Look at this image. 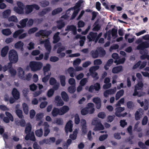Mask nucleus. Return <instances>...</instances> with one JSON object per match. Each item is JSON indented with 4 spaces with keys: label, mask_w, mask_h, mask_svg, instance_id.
Returning a JSON list of instances; mask_svg holds the SVG:
<instances>
[{
    "label": "nucleus",
    "mask_w": 149,
    "mask_h": 149,
    "mask_svg": "<svg viewBox=\"0 0 149 149\" xmlns=\"http://www.w3.org/2000/svg\"><path fill=\"white\" fill-rule=\"evenodd\" d=\"M8 20L9 22H17L18 21L17 18L15 15H12L9 17Z\"/></svg>",
    "instance_id": "c03bdc74"
},
{
    "label": "nucleus",
    "mask_w": 149,
    "mask_h": 149,
    "mask_svg": "<svg viewBox=\"0 0 149 149\" xmlns=\"http://www.w3.org/2000/svg\"><path fill=\"white\" fill-rule=\"evenodd\" d=\"M94 104L92 103L88 104L87 107L82 109L81 111V114L82 115H86L88 113L91 114L94 111Z\"/></svg>",
    "instance_id": "0eeeda50"
},
{
    "label": "nucleus",
    "mask_w": 149,
    "mask_h": 149,
    "mask_svg": "<svg viewBox=\"0 0 149 149\" xmlns=\"http://www.w3.org/2000/svg\"><path fill=\"white\" fill-rule=\"evenodd\" d=\"M8 58L10 63H17L18 59V55L17 52L14 49H12L9 52Z\"/></svg>",
    "instance_id": "39448f33"
},
{
    "label": "nucleus",
    "mask_w": 149,
    "mask_h": 149,
    "mask_svg": "<svg viewBox=\"0 0 149 149\" xmlns=\"http://www.w3.org/2000/svg\"><path fill=\"white\" fill-rule=\"evenodd\" d=\"M125 58H122L119 59L118 60H115L114 62L115 63H116L117 64H120L123 63L125 62Z\"/></svg>",
    "instance_id": "6e6d98bb"
},
{
    "label": "nucleus",
    "mask_w": 149,
    "mask_h": 149,
    "mask_svg": "<svg viewBox=\"0 0 149 149\" xmlns=\"http://www.w3.org/2000/svg\"><path fill=\"white\" fill-rule=\"evenodd\" d=\"M52 116L54 117L57 116L58 115H60V111L59 109L56 108H54L52 112Z\"/></svg>",
    "instance_id": "f704fd0d"
},
{
    "label": "nucleus",
    "mask_w": 149,
    "mask_h": 149,
    "mask_svg": "<svg viewBox=\"0 0 149 149\" xmlns=\"http://www.w3.org/2000/svg\"><path fill=\"white\" fill-rule=\"evenodd\" d=\"M56 83V80L54 77H51L49 80V83L51 85H53Z\"/></svg>",
    "instance_id": "774afa93"
},
{
    "label": "nucleus",
    "mask_w": 149,
    "mask_h": 149,
    "mask_svg": "<svg viewBox=\"0 0 149 149\" xmlns=\"http://www.w3.org/2000/svg\"><path fill=\"white\" fill-rule=\"evenodd\" d=\"M74 69L72 67H70L68 70V71L70 74V76L71 77H74Z\"/></svg>",
    "instance_id": "13d9d810"
},
{
    "label": "nucleus",
    "mask_w": 149,
    "mask_h": 149,
    "mask_svg": "<svg viewBox=\"0 0 149 149\" xmlns=\"http://www.w3.org/2000/svg\"><path fill=\"white\" fill-rule=\"evenodd\" d=\"M31 129V124L29 123L27 124L26 125L25 130V132L26 134H29L30 133Z\"/></svg>",
    "instance_id": "49530a36"
},
{
    "label": "nucleus",
    "mask_w": 149,
    "mask_h": 149,
    "mask_svg": "<svg viewBox=\"0 0 149 149\" xmlns=\"http://www.w3.org/2000/svg\"><path fill=\"white\" fill-rule=\"evenodd\" d=\"M69 84L72 86H76V81L75 79L73 78H70L68 80Z\"/></svg>",
    "instance_id": "4d7b16f0"
},
{
    "label": "nucleus",
    "mask_w": 149,
    "mask_h": 149,
    "mask_svg": "<svg viewBox=\"0 0 149 149\" xmlns=\"http://www.w3.org/2000/svg\"><path fill=\"white\" fill-rule=\"evenodd\" d=\"M17 70L18 71V74L19 78L22 79H24V76L25 74L23 69L21 68H19Z\"/></svg>",
    "instance_id": "c756f323"
},
{
    "label": "nucleus",
    "mask_w": 149,
    "mask_h": 149,
    "mask_svg": "<svg viewBox=\"0 0 149 149\" xmlns=\"http://www.w3.org/2000/svg\"><path fill=\"white\" fill-rule=\"evenodd\" d=\"M11 13V10L9 9L6 10H5L2 13L3 17L4 18H8Z\"/></svg>",
    "instance_id": "58836bf2"
},
{
    "label": "nucleus",
    "mask_w": 149,
    "mask_h": 149,
    "mask_svg": "<svg viewBox=\"0 0 149 149\" xmlns=\"http://www.w3.org/2000/svg\"><path fill=\"white\" fill-rule=\"evenodd\" d=\"M42 66V63L39 61H32L29 63V66L31 70L33 72L40 70Z\"/></svg>",
    "instance_id": "7ed1b4c3"
},
{
    "label": "nucleus",
    "mask_w": 149,
    "mask_h": 149,
    "mask_svg": "<svg viewBox=\"0 0 149 149\" xmlns=\"http://www.w3.org/2000/svg\"><path fill=\"white\" fill-rule=\"evenodd\" d=\"M86 40V37L85 36H82L80 38V40L79 41L80 45L81 46H83L84 43Z\"/></svg>",
    "instance_id": "e2e57ef3"
},
{
    "label": "nucleus",
    "mask_w": 149,
    "mask_h": 149,
    "mask_svg": "<svg viewBox=\"0 0 149 149\" xmlns=\"http://www.w3.org/2000/svg\"><path fill=\"white\" fill-rule=\"evenodd\" d=\"M24 45V44L23 42L21 41H19L15 44L14 46L15 48L20 49L22 50L23 49Z\"/></svg>",
    "instance_id": "393cba45"
},
{
    "label": "nucleus",
    "mask_w": 149,
    "mask_h": 149,
    "mask_svg": "<svg viewBox=\"0 0 149 149\" xmlns=\"http://www.w3.org/2000/svg\"><path fill=\"white\" fill-rule=\"evenodd\" d=\"M149 47V44L146 42H142L137 47V49L139 50L140 53L143 54L141 57V59H143L147 58L149 60V55H147L148 51L145 49ZM148 64L149 65V62Z\"/></svg>",
    "instance_id": "f03ea898"
},
{
    "label": "nucleus",
    "mask_w": 149,
    "mask_h": 149,
    "mask_svg": "<svg viewBox=\"0 0 149 149\" xmlns=\"http://www.w3.org/2000/svg\"><path fill=\"white\" fill-rule=\"evenodd\" d=\"M113 60L112 59H110L108 60L107 61L106 64L104 65V68L106 70H107L109 68V67L113 63Z\"/></svg>",
    "instance_id": "e433bc0d"
},
{
    "label": "nucleus",
    "mask_w": 149,
    "mask_h": 149,
    "mask_svg": "<svg viewBox=\"0 0 149 149\" xmlns=\"http://www.w3.org/2000/svg\"><path fill=\"white\" fill-rule=\"evenodd\" d=\"M63 10L62 8H58L53 10L52 12V15H55L58 14L61 12Z\"/></svg>",
    "instance_id": "603ef678"
},
{
    "label": "nucleus",
    "mask_w": 149,
    "mask_h": 149,
    "mask_svg": "<svg viewBox=\"0 0 149 149\" xmlns=\"http://www.w3.org/2000/svg\"><path fill=\"white\" fill-rule=\"evenodd\" d=\"M36 134L38 137H41L43 134L42 130V129L38 130L36 131Z\"/></svg>",
    "instance_id": "bf43d9fd"
},
{
    "label": "nucleus",
    "mask_w": 149,
    "mask_h": 149,
    "mask_svg": "<svg viewBox=\"0 0 149 149\" xmlns=\"http://www.w3.org/2000/svg\"><path fill=\"white\" fill-rule=\"evenodd\" d=\"M81 60L79 58H77L73 62V65L74 67L79 65L81 63Z\"/></svg>",
    "instance_id": "0e129e2a"
},
{
    "label": "nucleus",
    "mask_w": 149,
    "mask_h": 149,
    "mask_svg": "<svg viewBox=\"0 0 149 149\" xmlns=\"http://www.w3.org/2000/svg\"><path fill=\"white\" fill-rule=\"evenodd\" d=\"M99 68V66H97L92 67L89 69V71L91 75L95 80H97L99 78L97 73L95 71L98 70Z\"/></svg>",
    "instance_id": "f8f14e48"
},
{
    "label": "nucleus",
    "mask_w": 149,
    "mask_h": 149,
    "mask_svg": "<svg viewBox=\"0 0 149 149\" xmlns=\"http://www.w3.org/2000/svg\"><path fill=\"white\" fill-rule=\"evenodd\" d=\"M88 81V79L84 78L81 79L80 82V85L83 86H84Z\"/></svg>",
    "instance_id": "338daca9"
},
{
    "label": "nucleus",
    "mask_w": 149,
    "mask_h": 149,
    "mask_svg": "<svg viewBox=\"0 0 149 149\" xmlns=\"http://www.w3.org/2000/svg\"><path fill=\"white\" fill-rule=\"evenodd\" d=\"M93 102L96 104V107L99 109L101 107V100L99 97H94L93 99Z\"/></svg>",
    "instance_id": "5701e85b"
},
{
    "label": "nucleus",
    "mask_w": 149,
    "mask_h": 149,
    "mask_svg": "<svg viewBox=\"0 0 149 149\" xmlns=\"http://www.w3.org/2000/svg\"><path fill=\"white\" fill-rule=\"evenodd\" d=\"M45 44V47L46 50L48 52L46 53L45 54V56L44 58L45 60H46L48 58L49 54L51 51V47L49 40L48 39H46L45 40H41L40 41V44Z\"/></svg>",
    "instance_id": "423d86ee"
},
{
    "label": "nucleus",
    "mask_w": 149,
    "mask_h": 149,
    "mask_svg": "<svg viewBox=\"0 0 149 149\" xmlns=\"http://www.w3.org/2000/svg\"><path fill=\"white\" fill-rule=\"evenodd\" d=\"M44 116V114L42 113H39L37 114L36 116L37 120H40Z\"/></svg>",
    "instance_id": "69168bd1"
},
{
    "label": "nucleus",
    "mask_w": 149,
    "mask_h": 149,
    "mask_svg": "<svg viewBox=\"0 0 149 149\" xmlns=\"http://www.w3.org/2000/svg\"><path fill=\"white\" fill-rule=\"evenodd\" d=\"M125 110L124 107H118L116 109L115 114L118 117H121V113Z\"/></svg>",
    "instance_id": "cd10ccee"
},
{
    "label": "nucleus",
    "mask_w": 149,
    "mask_h": 149,
    "mask_svg": "<svg viewBox=\"0 0 149 149\" xmlns=\"http://www.w3.org/2000/svg\"><path fill=\"white\" fill-rule=\"evenodd\" d=\"M143 114V111L141 109H138L135 114V118L136 120H139Z\"/></svg>",
    "instance_id": "aec40b11"
},
{
    "label": "nucleus",
    "mask_w": 149,
    "mask_h": 149,
    "mask_svg": "<svg viewBox=\"0 0 149 149\" xmlns=\"http://www.w3.org/2000/svg\"><path fill=\"white\" fill-rule=\"evenodd\" d=\"M78 131V129H75L73 132V134H72L70 135V137L72 140H74L75 139L77 136Z\"/></svg>",
    "instance_id": "de8ad7c7"
},
{
    "label": "nucleus",
    "mask_w": 149,
    "mask_h": 149,
    "mask_svg": "<svg viewBox=\"0 0 149 149\" xmlns=\"http://www.w3.org/2000/svg\"><path fill=\"white\" fill-rule=\"evenodd\" d=\"M69 107L67 106L64 105L63 106L59 109L60 115H64L69 111Z\"/></svg>",
    "instance_id": "4be33fe9"
},
{
    "label": "nucleus",
    "mask_w": 149,
    "mask_h": 149,
    "mask_svg": "<svg viewBox=\"0 0 149 149\" xmlns=\"http://www.w3.org/2000/svg\"><path fill=\"white\" fill-rule=\"evenodd\" d=\"M16 113L18 117L20 118H22L23 116L22 115V112L21 110L17 109L16 111Z\"/></svg>",
    "instance_id": "5fc2aeb1"
},
{
    "label": "nucleus",
    "mask_w": 149,
    "mask_h": 149,
    "mask_svg": "<svg viewBox=\"0 0 149 149\" xmlns=\"http://www.w3.org/2000/svg\"><path fill=\"white\" fill-rule=\"evenodd\" d=\"M1 32L3 34L6 36H8L11 33L10 30L8 29H3Z\"/></svg>",
    "instance_id": "8fccbe9b"
},
{
    "label": "nucleus",
    "mask_w": 149,
    "mask_h": 149,
    "mask_svg": "<svg viewBox=\"0 0 149 149\" xmlns=\"http://www.w3.org/2000/svg\"><path fill=\"white\" fill-rule=\"evenodd\" d=\"M0 118L3 119V121L6 123H8L9 122L10 119L8 117H4L3 114H0Z\"/></svg>",
    "instance_id": "3c124183"
},
{
    "label": "nucleus",
    "mask_w": 149,
    "mask_h": 149,
    "mask_svg": "<svg viewBox=\"0 0 149 149\" xmlns=\"http://www.w3.org/2000/svg\"><path fill=\"white\" fill-rule=\"evenodd\" d=\"M23 29H20L15 31L13 34V36L15 38H16L18 37L19 39H22L25 38L27 36L26 33H23L21 34L23 32Z\"/></svg>",
    "instance_id": "9b49d317"
},
{
    "label": "nucleus",
    "mask_w": 149,
    "mask_h": 149,
    "mask_svg": "<svg viewBox=\"0 0 149 149\" xmlns=\"http://www.w3.org/2000/svg\"><path fill=\"white\" fill-rule=\"evenodd\" d=\"M97 36V33L91 32L87 36L90 41H94Z\"/></svg>",
    "instance_id": "a878e982"
},
{
    "label": "nucleus",
    "mask_w": 149,
    "mask_h": 149,
    "mask_svg": "<svg viewBox=\"0 0 149 149\" xmlns=\"http://www.w3.org/2000/svg\"><path fill=\"white\" fill-rule=\"evenodd\" d=\"M54 102L57 107H61L64 104L63 101L59 96L57 95L55 97Z\"/></svg>",
    "instance_id": "f3484780"
},
{
    "label": "nucleus",
    "mask_w": 149,
    "mask_h": 149,
    "mask_svg": "<svg viewBox=\"0 0 149 149\" xmlns=\"http://www.w3.org/2000/svg\"><path fill=\"white\" fill-rule=\"evenodd\" d=\"M72 121L69 120L67 123L65 127V132L67 133L68 132H70L72 131V127L73 126Z\"/></svg>",
    "instance_id": "6ab92c4d"
},
{
    "label": "nucleus",
    "mask_w": 149,
    "mask_h": 149,
    "mask_svg": "<svg viewBox=\"0 0 149 149\" xmlns=\"http://www.w3.org/2000/svg\"><path fill=\"white\" fill-rule=\"evenodd\" d=\"M54 90L53 88L50 89L47 92V95L49 97H51L54 94Z\"/></svg>",
    "instance_id": "052dcab7"
},
{
    "label": "nucleus",
    "mask_w": 149,
    "mask_h": 149,
    "mask_svg": "<svg viewBox=\"0 0 149 149\" xmlns=\"http://www.w3.org/2000/svg\"><path fill=\"white\" fill-rule=\"evenodd\" d=\"M56 139L54 137H52L50 138L49 139H46L40 141L39 142L40 145H42L44 143L46 144H51L52 143L55 142Z\"/></svg>",
    "instance_id": "dca6fc26"
},
{
    "label": "nucleus",
    "mask_w": 149,
    "mask_h": 149,
    "mask_svg": "<svg viewBox=\"0 0 149 149\" xmlns=\"http://www.w3.org/2000/svg\"><path fill=\"white\" fill-rule=\"evenodd\" d=\"M43 125L44 126V136H46L50 132V130L49 128V125L47 122H45L43 123Z\"/></svg>",
    "instance_id": "a211bd4d"
},
{
    "label": "nucleus",
    "mask_w": 149,
    "mask_h": 149,
    "mask_svg": "<svg viewBox=\"0 0 149 149\" xmlns=\"http://www.w3.org/2000/svg\"><path fill=\"white\" fill-rule=\"evenodd\" d=\"M52 33L51 31H46L45 30H41L36 33V37H39L42 36L43 38L44 37H47Z\"/></svg>",
    "instance_id": "2eb2a0df"
},
{
    "label": "nucleus",
    "mask_w": 149,
    "mask_h": 149,
    "mask_svg": "<svg viewBox=\"0 0 149 149\" xmlns=\"http://www.w3.org/2000/svg\"><path fill=\"white\" fill-rule=\"evenodd\" d=\"M65 31H72L74 34H75L76 31V27L73 25L70 26H67V28L65 29Z\"/></svg>",
    "instance_id": "bb28decb"
},
{
    "label": "nucleus",
    "mask_w": 149,
    "mask_h": 149,
    "mask_svg": "<svg viewBox=\"0 0 149 149\" xmlns=\"http://www.w3.org/2000/svg\"><path fill=\"white\" fill-rule=\"evenodd\" d=\"M25 139L26 140L30 139L32 141H35V138L34 133L32 132L31 134L29 133L26 134L25 137Z\"/></svg>",
    "instance_id": "2f4dec72"
},
{
    "label": "nucleus",
    "mask_w": 149,
    "mask_h": 149,
    "mask_svg": "<svg viewBox=\"0 0 149 149\" xmlns=\"http://www.w3.org/2000/svg\"><path fill=\"white\" fill-rule=\"evenodd\" d=\"M86 121L84 119H82L81 121V124L82 126V133L84 134L86 133L87 129L86 125Z\"/></svg>",
    "instance_id": "412c9836"
},
{
    "label": "nucleus",
    "mask_w": 149,
    "mask_h": 149,
    "mask_svg": "<svg viewBox=\"0 0 149 149\" xmlns=\"http://www.w3.org/2000/svg\"><path fill=\"white\" fill-rule=\"evenodd\" d=\"M92 124L93 125H95V127L94 129L95 131L98 130H101L104 129L103 125L98 118H96L93 119L92 120Z\"/></svg>",
    "instance_id": "1a4fd4ad"
},
{
    "label": "nucleus",
    "mask_w": 149,
    "mask_h": 149,
    "mask_svg": "<svg viewBox=\"0 0 149 149\" xmlns=\"http://www.w3.org/2000/svg\"><path fill=\"white\" fill-rule=\"evenodd\" d=\"M122 70V66L120 65L114 67L112 70V72L113 73H117L120 72Z\"/></svg>",
    "instance_id": "72a5a7b5"
},
{
    "label": "nucleus",
    "mask_w": 149,
    "mask_h": 149,
    "mask_svg": "<svg viewBox=\"0 0 149 149\" xmlns=\"http://www.w3.org/2000/svg\"><path fill=\"white\" fill-rule=\"evenodd\" d=\"M83 2V0H79L74 7L68 9L66 11V14L61 17V19L60 21L57 22V26L59 29H61L65 26V22L62 19L63 18L64 19H66L68 18V17L69 16V14L70 10H74V12L72 15L71 19H72L75 17L80 10L79 8L81 4Z\"/></svg>",
    "instance_id": "f257e3e1"
},
{
    "label": "nucleus",
    "mask_w": 149,
    "mask_h": 149,
    "mask_svg": "<svg viewBox=\"0 0 149 149\" xmlns=\"http://www.w3.org/2000/svg\"><path fill=\"white\" fill-rule=\"evenodd\" d=\"M17 4L18 7H15L13 9L14 11L19 14L23 13L24 6L23 3L20 2H18Z\"/></svg>",
    "instance_id": "ddd939ff"
},
{
    "label": "nucleus",
    "mask_w": 149,
    "mask_h": 149,
    "mask_svg": "<svg viewBox=\"0 0 149 149\" xmlns=\"http://www.w3.org/2000/svg\"><path fill=\"white\" fill-rule=\"evenodd\" d=\"M68 92L70 93H74L76 90L75 86H69L68 88Z\"/></svg>",
    "instance_id": "09e8293b"
},
{
    "label": "nucleus",
    "mask_w": 149,
    "mask_h": 149,
    "mask_svg": "<svg viewBox=\"0 0 149 149\" xmlns=\"http://www.w3.org/2000/svg\"><path fill=\"white\" fill-rule=\"evenodd\" d=\"M12 94L15 99L17 100L19 98V93L16 88H14L13 89L12 92Z\"/></svg>",
    "instance_id": "7c9ffc66"
},
{
    "label": "nucleus",
    "mask_w": 149,
    "mask_h": 149,
    "mask_svg": "<svg viewBox=\"0 0 149 149\" xmlns=\"http://www.w3.org/2000/svg\"><path fill=\"white\" fill-rule=\"evenodd\" d=\"M51 8L50 7H49L47 8H46L43 10L42 13H41L40 14V15L41 16L45 14L46 13L50 11L51 10Z\"/></svg>",
    "instance_id": "680f3d73"
},
{
    "label": "nucleus",
    "mask_w": 149,
    "mask_h": 149,
    "mask_svg": "<svg viewBox=\"0 0 149 149\" xmlns=\"http://www.w3.org/2000/svg\"><path fill=\"white\" fill-rule=\"evenodd\" d=\"M124 93V91L123 90H121L118 92L116 95V100H118L121 96H122L123 95Z\"/></svg>",
    "instance_id": "37998d69"
},
{
    "label": "nucleus",
    "mask_w": 149,
    "mask_h": 149,
    "mask_svg": "<svg viewBox=\"0 0 149 149\" xmlns=\"http://www.w3.org/2000/svg\"><path fill=\"white\" fill-rule=\"evenodd\" d=\"M99 48H97L95 51H92L91 52L92 57L95 58L98 57L99 56Z\"/></svg>",
    "instance_id": "4c0bfd02"
},
{
    "label": "nucleus",
    "mask_w": 149,
    "mask_h": 149,
    "mask_svg": "<svg viewBox=\"0 0 149 149\" xmlns=\"http://www.w3.org/2000/svg\"><path fill=\"white\" fill-rule=\"evenodd\" d=\"M28 20V19L27 18L21 20L19 22V24L21 25H17V27L19 28H20L25 27L26 25V23Z\"/></svg>",
    "instance_id": "c85d7f7f"
},
{
    "label": "nucleus",
    "mask_w": 149,
    "mask_h": 149,
    "mask_svg": "<svg viewBox=\"0 0 149 149\" xmlns=\"http://www.w3.org/2000/svg\"><path fill=\"white\" fill-rule=\"evenodd\" d=\"M50 68L51 65L48 63L45 66H44L43 70L44 75H46L47 73V72L50 70Z\"/></svg>",
    "instance_id": "473e14b6"
},
{
    "label": "nucleus",
    "mask_w": 149,
    "mask_h": 149,
    "mask_svg": "<svg viewBox=\"0 0 149 149\" xmlns=\"http://www.w3.org/2000/svg\"><path fill=\"white\" fill-rule=\"evenodd\" d=\"M60 82L61 86H64L65 85V77L64 75H61L60 76Z\"/></svg>",
    "instance_id": "79ce46f5"
},
{
    "label": "nucleus",
    "mask_w": 149,
    "mask_h": 149,
    "mask_svg": "<svg viewBox=\"0 0 149 149\" xmlns=\"http://www.w3.org/2000/svg\"><path fill=\"white\" fill-rule=\"evenodd\" d=\"M61 97L63 100L65 101L68 102L69 100V97L67 93L65 91L61 93Z\"/></svg>",
    "instance_id": "c9c22d12"
},
{
    "label": "nucleus",
    "mask_w": 149,
    "mask_h": 149,
    "mask_svg": "<svg viewBox=\"0 0 149 149\" xmlns=\"http://www.w3.org/2000/svg\"><path fill=\"white\" fill-rule=\"evenodd\" d=\"M9 47L7 46H5L2 48L1 50V54L2 57H5L7 54L9 50Z\"/></svg>",
    "instance_id": "b1692460"
},
{
    "label": "nucleus",
    "mask_w": 149,
    "mask_h": 149,
    "mask_svg": "<svg viewBox=\"0 0 149 149\" xmlns=\"http://www.w3.org/2000/svg\"><path fill=\"white\" fill-rule=\"evenodd\" d=\"M99 53L100 54L101 57L104 56L106 54L105 51L102 47L99 48Z\"/></svg>",
    "instance_id": "864d4df0"
},
{
    "label": "nucleus",
    "mask_w": 149,
    "mask_h": 149,
    "mask_svg": "<svg viewBox=\"0 0 149 149\" xmlns=\"http://www.w3.org/2000/svg\"><path fill=\"white\" fill-rule=\"evenodd\" d=\"M34 8L36 10H38L40 7L38 5L36 4L26 6L25 8V13L26 14L30 13L33 11Z\"/></svg>",
    "instance_id": "4468645a"
},
{
    "label": "nucleus",
    "mask_w": 149,
    "mask_h": 149,
    "mask_svg": "<svg viewBox=\"0 0 149 149\" xmlns=\"http://www.w3.org/2000/svg\"><path fill=\"white\" fill-rule=\"evenodd\" d=\"M111 35L113 38L116 37L117 36V30L115 29H113L111 30H109L106 33L104 34V36L105 38H106L107 36V39L110 40Z\"/></svg>",
    "instance_id": "9d476101"
},
{
    "label": "nucleus",
    "mask_w": 149,
    "mask_h": 149,
    "mask_svg": "<svg viewBox=\"0 0 149 149\" xmlns=\"http://www.w3.org/2000/svg\"><path fill=\"white\" fill-rule=\"evenodd\" d=\"M143 86V84L141 81L138 82L135 86L134 92L133 94V95H137L139 97L144 95L145 94L144 93L141 91Z\"/></svg>",
    "instance_id": "20e7f679"
},
{
    "label": "nucleus",
    "mask_w": 149,
    "mask_h": 149,
    "mask_svg": "<svg viewBox=\"0 0 149 149\" xmlns=\"http://www.w3.org/2000/svg\"><path fill=\"white\" fill-rule=\"evenodd\" d=\"M51 75V73L50 72H47V74L46 75H45V77L42 78V81L44 83L47 82L50 78Z\"/></svg>",
    "instance_id": "a19ab883"
},
{
    "label": "nucleus",
    "mask_w": 149,
    "mask_h": 149,
    "mask_svg": "<svg viewBox=\"0 0 149 149\" xmlns=\"http://www.w3.org/2000/svg\"><path fill=\"white\" fill-rule=\"evenodd\" d=\"M12 64L8 63L7 65H5L3 68L0 64V71L2 70L4 72L6 71L8 69H9V72L12 76L15 75L16 73V70L12 68H11Z\"/></svg>",
    "instance_id": "6e6552de"
},
{
    "label": "nucleus",
    "mask_w": 149,
    "mask_h": 149,
    "mask_svg": "<svg viewBox=\"0 0 149 149\" xmlns=\"http://www.w3.org/2000/svg\"><path fill=\"white\" fill-rule=\"evenodd\" d=\"M60 34L59 32H57L54 35L53 37L54 40L53 42L54 43H56L57 42L60 40V37L59 36V35Z\"/></svg>",
    "instance_id": "a18cd8bd"
},
{
    "label": "nucleus",
    "mask_w": 149,
    "mask_h": 149,
    "mask_svg": "<svg viewBox=\"0 0 149 149\" xmlns=\"http://www.w3.org/2000/svg\"><path fill=\"white\" fill-rule=\"evenodd\" d=\"M22 108L24 113L26 114H27L29 113V107L27 104L24 103L22 105Z\"/></svg>",
    "instance_id": "ea45409f"
}]
</instances>
